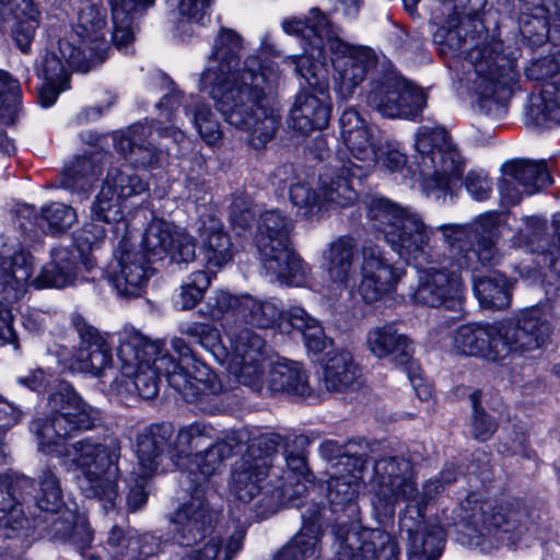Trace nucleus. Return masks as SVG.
Segmentation results:
<instances>
[{
  "mask_svg": "<svg viewBox=\"0 0 560 560\" xmlns=\"http://www.w3.org/2000/svg\"><path fill=\"white\" fill-rule=\"evenodd\" d=\"M241 37L222 30L200 74V89L208 92L224 120L245 132L250 147L260 149L278 128L277 116L266 104L276 74H267L256 57H248L241 67Z\"/></svg>",
  "mask_w": 560,
  "mask_h": 560,
  "instance_id": "1",
  "label": "nucleus"
},
{
  "mask_svg": "<svg viewBox=\"0 0 560 560\" xmlns=\"http://www.w3.org/2000/svg\"><path fill=\"white\" fill-rule=\"evenodd\" d=\"M171 347L178 354V361L164 352L159 341H151L141 335H129L120 340L117 355L121 374L131 380L139 396L154 398L159 393L161 375L186 401L221 393L218 376L195 358L182 337H173Z\"/></svg>",
  "mask_w": 560,
  "mask_h": 560,
  "instance_id": "2",
  "label": "nucleus"
},
{
  "mask_svg": "<svg viewBox=\"0 0 560 560\" xmlns=\"http://www.w3.org/2000/svg\"><path fill=\"white\" fill-rule=\"evenodd\" d=\"M282 27L285 33L301 36L305 42L306 55L292 58L291 62L295 73L312 88H322L327 55L335 70V90L343 100L354 93L368 72L377 65V56L372 48L346 42L341 37V28L318 8L311 9L305 20H284Z\"/></svg>",
  "mask_w": 560,
  "mask_h": 560,
  "instance_id": "3",
  "label": "nucleus"
},
{
  "mask_svg": "<svg viewBox=\"0 0 560 560\" xmlns=\"http://www.w3.org/2000/svg\"><path fill=\"white\" fill-rule=\"evenodd\" d=\"M467 59L475 72L471 90L476 95V109L492 118L502 117L520 77L516 60L505 52L503 43L493 37H486L471 47Z\"/></svg>",
  "mask_w": 560,
  "mask_h": 560,
  "instance_id": "4",
  "label": "nucleus"
},
{
  "mask_svg": "<svg viewBox=\"0 0 560 560\" xmlns=\"http://www.w3.org/2000/svg\"><path fill=\"white\" fill-rule=\"evenodd\" d=\"M46 407L47 416L30 423L38 451L46 454L56 452L63 439L91 430L101 420L100 410L85 402L66 382L48 395Z\"/></svg>",
  "mask_w": 560,
  "mask_h": 560,
  "instance_id": "5",
  "label": "nucleus"
},
{
  "mask_svg": "<svg viewBox=\"0 0 560 560\" xmlns=\"http://www.w3.org/2000/svg\"><path fill=\"white\" fill-rule=\"evenodd\" d=\"M368 217L372 226L407 261H433L430 246L433 230L420 215L386 198L374 197L368 203Z\"/></svg>",
  "mask_w": 560,
  "mask_h": 560,
  "instance_id": "6",
  "label": "nucleus"
},
{
  "mask_svg": "<svg viewBox=\"0 0 560 560\" xmlns=\"http://www.w3.org/2000/svg\"><path fill=\"white\" fill-rule=\"evenodd\" d=\"M66 452L82 474L79 487L84 495L100 500L106 512L114 510L118 497L119 439L107 438L103 442L82 439L70 444Z\"/></svg>",
  "mask_w": 560,
  "mask_h": 560,
  "instance_id": "7",
  "label": "nucleus"
},
{
  "mask_svg": "<svg viewBox=\"0 0 560 560\" xmlns=\"http://www.w3.org/2000/svg\"><path fill=\"white\" fill-rule=\"evenodd\" d=\"M415 163L427 194L452 191L462 177L464 160L444 129L422 127L416 135Z\"/></svg>",
  "mask_w": 560,
  "mask_h": 560,
  "instance_id": "8",
  "label": "nucleus"
},
{
  "mask_svg": "<svg viewBox=\"0 0 560 560\" xmlns=\"http://www.w3.org/2000/svg\"><path fill=\"white\" fill-rule=\"evenodd\" d=\"M290 221L278 210L260 214L255 237L259 259L267 272L288 285L300 287L307 270L290 247Z\"/></svg>",
  "mask_w": 560,
  "mask_h": 560,
  "instance_id": "9",
  "label": "nucleus"
},
{
  "mask_svg": "<svg viewBox=\"0 0 560 560\" xmlns=\"http://www.w3.org/2000/svg\"><path fill=\"white\" fill-rule=\"evenodd\" d=\"M501 221V214L489 212L469 226L445 224L439 228L448 245L450 256L459 269L475 272L480 267L498 262Z\"/></svg>",
  "mask_w": 560,
  "mask_h": 560,
  "instance_id": "10",
  "label": "nucleus"
},
{
  "mask_svg": "<svg viewBox=\"0 0 560 560\" xmlns=\"http://www.w3.org/2000/svg\"><path fill=\"white\" fill-rule=\"evenodd\" d=\"M106 10L95 3L81 1L70 36L59 40L61 58L72 70L89 72L106 59Z\"/></svg>",
  "mask_w": 560,
  "mask_h": 560,
  "instance_id": "11",
  "label": "nucleus"
},
{
  "mask_svg": "<svg viewBox=\"0 0 560 560\" xmlns=\"http://www.w3.org/2000/svg\"><path fill=\"white\" fill-rule=\"evenodd\" d=\"M283 442L279 434H261L248 441L242 457L233 465L230 490L241 502L248 503L261 494L262 483L275 469L278 447Z\"/></svg>",
  "mask_w": 560,
  "mask_h": 560,
  "instance_id": "12",
  "label": "nucleus"
},
{
  "mask_svg": "<svg viewBox=\"0 0 560 560\" xmlns=\"http://www.w3.org/2000/svg\"><path fill=\"white\" fill-rule=\"evenodd\" d=\"M374 453L375 450L370 446L368 462L373 460L371 491L376 499L375 503L384 513H394L397 503H405L415 493L413 465L404 456Z\"/></svg>",
  "mask_w": 560,
  "mask_h": 560,
  "instance_id": "13",
  "label": "nucleus"
},
{
  "mask_svg": "<svg viewBox=\"0 0 560 560\" xmlns=\"http://www.w3.org/2000/svg\"><path fill=\"white\" fill-rule=\"evenodd\" d=\"M365 101L385 118L413 119L425 106L427 96L404 78L385 75L370 82Z\"/></svg>",
  "mask_w": 560,
  "mask_h": 560,
  "instance_id": "14",
  "label": "nucleus"
},
{
  "mask_svg": "<svg viewBox=\"0 0 560 560\" xmlns=\"http://www.w3.org/2000/svg\"><path fill=\"white\" fill-rule=\"evenodd\" d=\"M225 334L231 342L230 373L240 384L260 393L265 387L266 341L246 327L237 330L234 326L226 325Z\"/></svg>",
  "mask_w": 560,
  "mask_h": 560,
  "instance_id": "15",
  "label": "nucleus"
},
{
  "mask_svg": "<svg viewBox=\"0 0 560 560\" xmlns=\"http://www.w3.org/2000/svg\"><path fill=\"white\" fill-rule=\"evenodd\" d=\"M338 560H399L396 539L378 528H359L355 524L334 526Z\"/></svg>",
  "mask_w": 560,
  "mask_h": 560,
  "instance_id": "16",
  "label": "nucleus"
},
{
  "mask_svg": "<svg viewBox=\"0 0 560 560\" xmlns=\"http://www.w3.org/2000/svg\"><path fill=\"white\" fill-rule=\"evenodd\" d=\"M32 526L43 538L69 542L88 560H102L104 548L92 545L93 533L90 525L67 506L56 512L34 515Z\"/></svg>",
  "mask_w": 560,
  "mask_h": 560,
  "instance_id": "17",
  "label": "nucleus"
},
{
  "mask_svg": "<svg viewBox=\"0 0 560 560\" xmlns=\"http://www.w3.org/2000/svg\"><path fill=\"white\" fill-rule=\"evenodd\" d=\"M218 521V511L205 497L202 483H198L170 516L172 539L179 546L196 545L212 533Z\"/></svg>",
  "mask_w": 560,
  "mask_h": 560,
  "instance_id": "18",
  "label": "nucleus"
},
{
  "mask_svg": "<svg viewBox=\"0 0 560 560\" xmlns=\"http://www.w3.org/2000/svg\"><path fill=\"white\" fill-rule=\"evenodd\" d=\"M498 325L502 360L540 348L550 332V325L538 308H525Z\"/></svg>",
  "mask_w": 560,
  "mask_h": 560,
  "instance_id": "19",
  "label": "nucleus"
},
{
  "mask_svg": "<svg viewBox=\"0 0 560 560\" xmlns=\"http://www.w3.org/2000/svg\"><path fill=\"white\" fill-rule=\"evenodd\" d=\"M151 262L142 252L129 248L124 237L114 254V261L106 268V278L118 295L138 298L154 272Z\"/></svg>",
  "mask_w": 560,
  "mask_h": 560,
  "instance_id": "20",
  "label": "nucleus"
},
{
  "mask_svg": "<svg viewBox=\"0 0 560 560\" xmlns=\"http://www.w3.org/2000/svg\"><path fill=\"white\" fill-rule=\"evenodd\" d=\"M417 304L440 307L454 313L464 310V288L460 277L446 269L428 268L420 272L418 285L412 293Z\"/></svg>",
  "mask_w": 560,
  "mask_h": 560,
  "instance_id": "21",
  "label": "nucleus"
},
{
  "mask_svg": "<svg viewBox=\"0 0 560 560\" xmlns=\"http://www.w3.org/2000/svg\"><path fill=\"white\" fill-rule=\"evenodd\" d=\"M156 136L171 138L176 143L185 139L184 132L174 126L137 124L117 140L116 147L132 166L151 167L159 161L161 154V150L154 143Z\"/></svg>",
  "mask_w": 560,
  "mask_h": 560,
  "instance_id": "22",
  "label": "nucleus"
},
{
  "mask_svg": "<svg viewBox=\"0 0 560 560\" xmlns=\"http://www.w3.org/2000/svg\"><path fill=\"white\" fill-rule=\"evenodd\" d=\"M552 184L550 172L544 161L514 160L503 167L499 190L508 205H517L524 196L540 192Z\"/></svg>",
  "mask_w": 560,
  "mask_h": 560,
  "instance_id": "23",
  "label": "nucleus"
},
{
  "mask_svg": "<svg viewBox=\"0 0 560 560\" xmlns=\"http://www.w3.org/2000/svg\"><path fill=\"white\" fill-rule=\"evenodd\" d=\"M361 256V281L358 290L366 303H374L395 289L401 273L372 242L362 246Z\"/></svg>",
  "mask_w": 560,
  "mask_h": 560,
  "instance_id": "24",
  "label": "nucleus"
},
{
  "mask_svg": "<svg viewBox=\"0 0 560 560\" xmlns=\"http://www.w3.org/2000/svg\"><path fill=\"white\" fill-rule=\"evenodd\" d=\"M349 163H352V160L347 153L337 151L334 159L319 173L317 190L324 207L346 208L358 199L354 180L361 182L364 177L354 176Z\"/></svg>",
  "mask_w": 560,
  "mask_h": 560,
  "instance_id": "25",
  "label": "nucleus"
},
{
  "mask_svg": "<svg viewBox=\"0 0 560 560\" xmlns=\"http://www.w3.org/2000/svg\"><path fill=\"white\" fill-rule=\"evenodd\" d=\"M72 324L80 337V346L70 358L69 368L93 376H101L112 365L110 346L98 330L89 325L81 315H73Z\"/></svg>",
  "mask_w": 560,
  "mask_h": 560,
  "instance_id": "26",
  "label": "nucleus"
},
{
  "mask_svg": "<svg viewBox=\"0 0 560 560\" xmlns=\"http://www.w3.org/2000/svg\"><path fill=\"white\" fill-rule=\"evenodd\" d=\"M33 480L19 474H0V536L12 538L30 523L22 510Z\"/></svg>",
  "mask_w": 560,
  "mask_h": 560,
  "instance_id": "27",
  "label": "nucleus"
},
{
  "mask_svg": "<svg viewBox=\"0 0 560 560\" xmlns=\"http://www.w3.org/2000/svg\"><path fill=\"white\" fill-rule=\"evenodd\" d=\"M479 510V516L475 513L469 516L475 525L481 523L487 528L516 533L520 537L524 534H537L539 513L536 510H529L517 500L495 506L482 503Z\"/></svg>",
  "mask_w": 560,
  "mask_h": 560,
  "instance_id": "28",
  "label": "nucleus"
},
{
  "mask_svg": "<svg viewBox=\"0 0 560 560\" xmlns=\"http://www.w3.org/2000/svg\"><path fill=\"white\" fill-rule=\"evenodd\" d=\"M399 528L409 541L408 560H438L444 547L445 535L441 526L424 524V517L400 514Z\"/></svg>",
  "mask_w": 560,
  "mask_h": 560,
  "instance_id": "29",
  "label": "nucleus"
},
{
  "mask_svg": "<svg viewBox=\"0 0 560 560\" xmlns=\"http://www.w3.org/2000/svg\"><path fill=\"white\" fill-rule=\"evenodd\" d=\"M497 324H467L454 334L453 348L458 354L502 361Z\"/></svg>",
  "mask_w": 560,
  "mask_h": 560,
  "instance_id": "30",
  "label": "nucleus"
},
{
  "mask_svg": "<svg viewBox=\"0 0 560 560\" xmlns=\"http://www.w3.org/2000/svg\"><path fill=\"white\" fill-rule=\"evenodd\" d=\"M307 444V438L299 435L292 439L291 445L289 443L285 445L283 456L287 470L278 476L282 480L279 489L282 498L291 500L304 495L308 490L307 483L313 481V475L306 463Z\"/></svg>",
  "mask_w": 560,
  "mask_h": 560,
  "instance_id": "31",
  "label": "nucleus"
},
{
  "mask_svg": "<svg viewBox=\"0 0 560 560\" xmlns=\"http://www.w3.org/2000/svg\"><path fill=\"white\" fill-rule=\"evenodd\" d=\"M300 530L273 556L272 560H319L322 553L323 522L319 510L311 516L302 515Z\"/></svg>",
  "mask_w": 560,
  "mask_h": 560,
  "instance_id": "32",
  "label": "nucleus"
},
{
  "mask_svg": "<svg viewBox=\"0 0 560 560\" xmlns=\"http://www.w3.org/2000/svg\"><path fill=\"white\" fill-rule=\"evenodd\" d=\"M365 343L374 357L390 358L395 364L405 366L406 370L413 369L412 342L406 335L399 334L394 325L387 324L371 329Z\"/></svg>",
  "mask_w": 560,
  "mask_h": 560,
  "instance_id": "33",
  "label": "nucleus"
},
{
  "mask_svg": "<svg viewBox=\"0 0 560 560\" xmlns=\"http://www.w3.org/2000/svg\"><path fill=\"white\" fill-rule=\"evenodd\" d=\"M329 117L330 107L324 100L311 92L302 91L295 96L287 122L293 130L308 135L315 129L326 128Z\"/></svg>",
  "mask_w": 560,
  "mask_h": 560,
  "instance_id": "34",
  "label": "nucleus"
},
{
  "mask_svg": "<svg viewBox=\"0 0 560 560\" xmlns=\"http://www.w3.org/2000/svg\"><path fill=\"white\" fill-rule=\"evenodd\" d=\"M244 432H232L223 440L210 443L203 451L196 452L188 460L187 468L191 474H199L203 481L218 474L225 459L231 457L243 443Z\"/></svg>",
  "mask_w": 560,
  "mask_h": 560,
  "instance_id": "35",
  "label": "nucleus"
},
{
  "mask_svg": "<svg viewBox=\"0 0 560 560\" xmlns=\"http://www.w3.org/2000/svg\"><path fill=\"white\" fill-rule=\"evenodd\" d=\"M109 164V155L95 152L90 156L77 158L63 174L62 185L80 199H86L94 184Z\"/></svg>",
  "mask_w": 560,
  "mask_h": 560,
  "instance_id": "36",
  "label": "nucleus"
},
{
  "mask_svg": "<svg viewBox=\"0 0 560 560\" xmlns=\"http://www.w3.org/2000/svg\"><path fill=\"white\" fill-rule=\"evenodd\" d=\"M173 429L168 423L145 427L137 436V457L140 470L148 475L159 471Z\"/></svg>",
  "mask_w": 560,
  "mask_h": 560,
  "instance_id": "37",
  "label": "nucleus"
},
{
  "mask_svg": "<svg viewBox=\"0 0 560 560\" xmlns=\"http://www.w3.org/2000/svg\"><path fill=\"white\" fill-rule=\"evenodd\" d=\"M345 149L343 151L352 160L349 163L352 166L353 175L357 177H366L371 168L377 162V148L382 143L380 138V131L373 127L368 128L354 133L349 135L348 138L343 139Z\"/></svg>",
  "mask_w": 560,
  "mask_h": 560,
  "instance_id": "38",
  "label": "nucleus"
},
{
  "mask_svg": "<svg viewBox=\"0 0 560 560\" xmlns=\"http://www.w3.org/2000/svg\"><path fill=\"white\" fill-rule=\"evenodd\" d=\"M202 242V250L208 265L222 267L232 258L230 237L223 230L220 219L214 215H203L197 229Z\"/></svg>",
  "mask_w": 560,
  "mask_h": 560,
  "instance_id": "39",
  "label": "nucleus"
},
{
  "mask_svg": "<svg viewBox=\"0 0 560 560\" xmlns=\"http://www.w3.org/2000/svg\"><path fill=\"white\" fill-rule=\"evenodd\" d=\"M361 470L362 468L347 467L329 471L328 500L335 512L345 508H348L351 514L357 512L354 501L362 488Z\"/></svg>",
  "mask_w": 560,
  "mask_h": 560,
  "instance_id": "40",
  "label": "nucleus"
},
{
  "mask_svg": "<svg viewBox=\"0 0 560 560\" xmlns=\"http://www.w3.org/2000/svg\"><path fill=\"white\" fill-rule=\"evenodd\" d=\"M112 7V42L118 49L127 47L135 38V21L154 0H109Z\"/></svg>",
  "mask_w": 560,
  "mask_h": 560,
  "instance_id": "41",
  "label": "nucleus"
},
{
  "mask_svg": "<svg viewBox=\"0 0 560 560\" xmlns=\"http://www.w3.org/2000/svg\"><path fill=\"white\" fill-rule=\"evenodd\" d=\"M0 272L2 284L22 290L32 281V255L14 244H3L0 248Z\"/></svg>",
  "mask_w": 560,
  "mask_h": 560,
  "instance_id": "42",
  "label": "nucleus"
},
{
  "mask_svg": "<svg viewBox=\"0 0 560 560\" xmlns=\"http://www.w3.org/2000/svg\"><path fill=\"white\" fill-rule=\"evenodd\" d=\"M355 253L357 243L350 236H340L328 245L324 257L327 261L328 275L334 282L348 287L353 280Z\"/></svg>",
  "mask_w": 560,
  "mask_h": 560,
  "instance_id": "43",
  "label": "nucleus"
},
{
  "mask_svg": "<svg viewBox=\"0 0 560 560\" xmlns=\"http://www.w3.org/2000/svg\"><path fill=\"white\" fill-rule=\"evenodd\" d=\"M361 372L348 351L329 355L324 371V384L328 392L343 393L360 384Z\"/></svg>",
  "mask_w": 560,
  "mask_h": 560,
  "instance_id": "44",
  "label": "nucleus"
},
{
  "mask_svg": "<svg viewBox=\"0 0 560 560\" xmlns=\"http://www.w3.org/2000/svg\"><path fill=\"white\" fill-rule=\"evenodd\" d=\"M267 389L271 393H288L296 396H310L312 388L300 363L282 359L272 364Z\"/></svg>",
  "mask_w": 560,
  "mask_h": 560,
  "instance_id": "45",
  "label": "nucleus"
},
{
  "mask_svg": "<svg viewBox=\"0 0 560 560\" xmlns=\"http://www.w3.org/2000/svg\"><path fill=\"white\" fill-rule=\"evenodd\" d=\"M75 279V261L67 248H54L51 261L47 262L30 285L35 289H61L73 283Z\"/></svg>",
  "mask_w": 560,
  "mask_h": 560,
  "instance_id": "46",
  "label": "nucleus"
},
{
  "mask_svg": "<svg viewBox=\"0 0 560 560\" xmlns=\"http://www.w3.org/2000/svg\"><path fill=\"white\" fill-rule=\"evenodd\" d=\"M0 3L13 15L11 33L16 46L27 52L38 27V12L34 3L32 0H0Z\"/></svg>",
  "mask_w": 560,
  "mask_h": 560,
  "instance_id": "47",
  "label": "nucleus"
},
{
  "mask_svg": "<svg viewBox=\"0 0 560 560\" xmlns=\"http://www.w3.org/2000/svg\"><path fill=\"white\" fill-rule=\"evenodd\" d=\"M237 306L236 322L261 329L272 328L282 319V310L272 300H259L250 294H243Z\"/></svg>",
  "mask_w": 560,
  "mask_h": 560,
  "instance_id": "48",
  "label": "nucleus"
},
{
  "mask_svg": "<svg viewBox=\"0 0 560 560\" xmlns=\"http://www.w3.org/2000/svg\"><path fill=\"white\" fill-rule=\"evenodd\" d=\"M369 448L370 445L365 441L339 444L337 441L327 440L319 446L322 456L331 463L330 471L347 467L363 468L368 463Z\"/></svg>",
  "mask_w": 560,
  "mask_h": 560,
  "instance_id": "49",
  "label": "nucleus"
},
{
  "mask_svg": "<svg viewBox=\"0 0 560 560\" xmlns=\"http://www.w3.org/2000/svg\"><path fill=\"white\" fill-rule=\"evenodd\" d=\"M456 480V472L453 469L441 471L440 476L427 480L422 485L421 491L417 487L415 479V493L406 499V506L400 514H408L412 517H424V511L444 489Z\"/></svg>",
  "mask_w": 560,
  "mask_h": 560,
  "instance_id": "50",
  "label": "nucleus"
},
{
  "mask_svg": "<svg viewBox=\"0 0 560 560\" xmlns=\"http://www.w3.org/2000/svg\"><path fill=\"white\" fill-rule=\"evenodd\" d=\"M124 200L109 186L102 184L101 190L91 206V220L110 225L114 234H118L120 231L126 233Z\"/></svg>",
  "mask_w": 560,
  "mask_h": 560,
  "instance_id": "51",
  "label": "nucleus"
},
{
  "mask_svg": "<svg viewBox=\"0 0 560 560\" xmlns=\"http://www.w3.org/2000/svg\"><path fill=\"white\" fill-rule=\"evenodd\" d=\"M472 290L483 308L504 310L511 304L510 283L500 273L475 277Z\"/></svg>",
  "mask_w": 560,
  "mask_h": 560,
  "instance_id": "52",
  "label": "nucleus"
},
{
  "mask_svg": "<svg viewBox=\"0 0 560 560\" xmlns=\"http://www.w3.org/2000/svg\"><path fill=\"white\" fill-rule=\"evenodd\" d=\"M528 116L541 127L560 125V81L547 82L528 108Z\"/></svg>",
  "mask_w": 560,
  "mask_h": 560,
  "instance_id": "53",
  "label": "nucleus"
},
{
  "mask_svg": "<svg viewBox=\"0 0 560 560\" xmlns=\"http://www.w3.org/2000/svg\"><path fill=\"white\" fill-rule=\"evenodd\" d=\"M210 443H213V429L211 427L202 423L184 427L176 435L171 459L177 467L183 468L185 463H180L182 459L189 458L195 454L194 451L199 452L198 448L207 447Z\"/></svg>",
  "mask_w": 560,
  "mask_h": 560,
  "instance_id": "54",
  "label": "nucleus"
},
{
  "mask_svg": "<svg viewBox=\"0 0 560 560\" xmlns=\"http://www.w3.org/2000/svg\"><path fill=\"white\" fill-rule=\"evenodd\" d=\"M245 538V530L235 529L225 540L221 537H211L200 549L191 550L180 560H232L237 553Z\"/></svg>",
  "mask_w": 560,
  "mask_h": 560,
  "instance_id": "55",
  "label": "nucleus"
},
{
  "mask_svg": "<svg viewBox=\"0 0 560 560\" xmlns=\"http://www.w3.org/2000/svg\"><path fill=\"white\" fill-rule=\"evenodd\" d=\"M282 318L302 334L308 350L315 353L324 350L326 345L324 329L320 323L304 308L292 306L287 312H282Z\"/></svg>",
  "mask_w": 560,
  "mask_h": 560,
  "instance_id": "56",
  "label": "nucleus"
},
{
  "mask_svg": "<svg viewBox=\"0 0 560 560\" xmlns=\"http://www.w3.org/2000/svg\"><path fill=\"white\" fill-rule=\"evenodd\" d=\"M175 226L164 220H152L144 230L141 245L145 250V256L151 261H163L167 254L170 241L175 232Z\"/></svg>",
  "mask_w": 560,
  "mask_h": 560,
  "instance_id": "57",
  "label": "nucleus"
},
{
  "mask_svg": "<svg viewBox=\"0 0 560 560\" xmlns=\"http://www.w3.org/2000/svg\"><path fill=\"white\" fill-rule=\"evenodd\" d=\"M241 295H231L228 291L217 289L208 296L206 301V311L211 319L219 320L224 317L223 329L225 330L226 325L234 326L237 330L236 317H237V304L240 303Z\"/></svg>",
  "mask_w": 560,
  "mask_h": 560,
  "instance_id": "58",
  "label": "nucleus"
},
{
  "mask_svg": "<svg viewBox=\"0 0 560 560\" xmlns=\"http://www.w3.org/2000/svg\"><path fill=\"white\" fill-rule=\"evenodd\" d=\"M177 330L215 357L223 352L220 332L212 324L184 320L178 323Z\"/></svg>",
  "mask_w": 560,
  "mask_h": 560,
  "instance_id": "59",
  "label": "nucleus"
},
{
  "mask_svg": "<svg viewBox=\"0 0 560 560\" xmlns=\"http://www.w3.org/2000/svg\"><path fill=\"white\" fill-rule=\"evenodd\" d=\"M212 275L205 270L191 272L179 285L176 304L182 310L194 308L205 296L211 284Z\"/></svg>",
  "mask_w": 560,
  "mask_h": 560,
  "instance_id": "60",
  "label": "nucleus"
},
{
  "mask_svg": "<svg viewBox=\"0 0 560 560\" xmlns=\"http://www.w3.org/2000/svg\"><path fill=\"white\" fill-rule=\"evenodd\" d=\"M77 222L74 209L62 202H51L43 207L38 225L42 230L50 233H62Z\"/></svg>",
  "mask_w": 560,
  "mask_h": 560,
  "instance_id": "61",
  "label": "nucleus"
},
{
  "mask_svg": "<svg viewBox=\"0 0 560 560\" xmlns=\"http://www.w3.org/2000/svg\"><path fill=\"white\" fill-rule=\"evenodd\" d=\"M39 490L36 495L38 514L56 512L65 508L62 491L58 478L50 470H44L38 478Z\"/></svg>",
  "mask_w": 560,
  "mask_h": 560,
  "instance_id": "62",
  "label": "nucleus"
},
{
  "mask_svg": "<svg viewBox=\"0 0 560 560\" xmlns=\"http://www.w3.org/2000/svg\"><path fill=\"white\" fill-rule=\"evenodd\" d=\"M103 185L109 186L114 192L124 199L140 195L148 189V183L141 179L138 175L117 167L108 170Z\"/></svg>",
  "mask_w": 560,
  "mask_h": 560,
  "instance_id": "63",
  "label": "nucleus"
},
{
  "mask_svg": "<svg viewBox=\"0 0 560 560\" xmlns=\"http://www.w3.org/2000/svg\"><path fill=\"white\" fill-rule=\"evenodd\" d=\"M135 530L113 526L105 547L109 560H135Z\"/></svg>",
  "mask_w": 560,
  "mask_h": 560,
  "instance_id": "64",
  "label": "nucleus"
}]
</instances>
